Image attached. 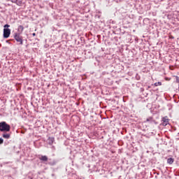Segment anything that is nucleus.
<instances>
[{
    "label": "nucleus",
    "instance_id": "nucleus-25",
    "mask_svg": "<svg viewBox=\"0 0 179 179\" xmlns=\"http://www.w3.org/2000/svg\"><path fill=\"white\" fill-rule=\"evenodd\" d=\"M122 34H125V32H122Z\"/></svg>",
    "mask_w": 179,
    "mask_h": 179
},
{
    "label": "nucleus",
    "instance_id": "nucleus-4",
    "mask_svg": "<svg viewBox=\"0 0 179 179\" xmlns=\"http://www.w3.org/2000/svg\"><path fill=\"white\" fill-rule=\"evenodd\" d=\"M161 121V125H162L163 127H167V125L170 124V119H169V117L167 116L162 117Z\"/></svg>",
    "mask_w": 179,
    "mask_h": 179
},
{
    "label": "nucleus",
    "instance_id": "nucleus-23",
    "mask_svg": "<svg viewBox=\"0 0 179 179\" xmlns=\"http://www.w3.org/2000/svg\"><path fill=\"white\" fill-rule=\"evenodd\" d=\"M165 80H171V78H169V77H166L165 78Z\"/></svg>",
    "mask_w": 179,
    "mask_h": 179
},
{
    "label": "nucleus",
    "instance_id": "nucleus-11",
    "mask_svg": "<svg viewBox=\"0 0 179 179\" xmlns=\"http://www.w3.org/2000/svg\"><path fill=\"white\" fill-rule=\"evenodd\" d=\"M145 92V88L141 87L140 88V92L142 93L144 97H148V94H149L148 92Z\"/></svg>",
    "mask_w": 179,
    "mask_h": 179
},
{
    "label": "nucleus",
    "instance_id": "nucleus-28",
    "mask_svg": "<svg viewBox=\"0 0 179 179\" xmlns=\"http://www.w3.org/2000/svg\"><path fill=\"white\" fill-rule=\"evenodd\" d=\"M179 89V88H178Z\"/></svg>",
    "mask_w": 179,
    "mask_h": 179
},
{
    "label": "nucleus",
    "instance_id": "nucleus-9",
    "mask_svg": "<svg viewBox=\"0 0 179 179\" xmlns=\"http://www.w3.org/2000/svg\"><path fill=\"white\" fill-rule=\"evenodd\" d=\"M24 30V27H23V25H19L17 27V32H15V34H22Z\"/></svg>",
    "mask_w": 179,
    "mask_h": 179
},
{
    "label": "nucleus",
    "instance_id": "nucleus-24",
    "mask_svg": "<svg viewBox=\"0 0 179 179\" xmlns=\"http://www.w3.org/2000/svg\"><path fill=\"white\" fill-rule=\"evenodd\" d=\"M33 37H36V33L32 34Z\"/></svg>",
    "mask_w": 179,
    "mask_h": 179
},
{
    "label": "nucleus",
    "instance_id": "nucleus-1",
    "mask_svg": "<svg viewBox=\"0 0 179 179\" xmlns=\"http://www.w3.org/2000/svg\"><path fill=\"white\" fill-rule=\"evenodd\" d=\"M0 132H10V125L6 122H0Z\"/></svg>",
    "mask_w": 179,
    "mask_h": 179
},
{
    "label": "nucleus",
    "instance_id": "nucleus-21",
    "mask_svg": "<svg viewBox=\"0 0 179 179\" xmlns=\"http://www.w3.org/2000/svg\"><path fill=\"white\" fill-rule=\"evenodd\" d=\"M3 143V138H0V145H2Z\"/></svg>",
    "mask_w": 179,
    "mask_h": 179
},
{
    "label": "nucleus",
    "instance_id": "nucleus-20",
    "mask_svg": "<svg viewBox=\"0 0 179 179\" xmlns=\"http://www.w3.org/2000/svg\"><path fill=\"white\" fill-rule=\"evenodd\" d=\"M152 85L146 86V87H145V89H146L147 90H149V89H151V88H152Z\"/></svg>",
    "mask_w": 179,
    "mask_h": 179
},
{
    "label": "nucleus",
    "instance_id": "nucleus-27",
    "mask_svg": "<svg viewBox=\"0 0 179 179\" xmlns=\"http://www.w3.org/2000/svg\"><path fill=\"white\" fill-rule=\"evenodd\" d=\"M7 1H10V0H7Z\"/></svg>",
    "mask_w": 179,
    "mask_h": 179
},
{
    "label": "nucleus",
    "instance_id": "nucleus-12",
    "mask_svg": "<svg viewBox=\"0 0 179 179\" xmlns=\"http://www.w3.org/2000/svg\"><path fill=\"white\" fill-rule=\"evenodd\" d=\"M168 164H173L174 163V158L170 157L167 159Z\"/></svg>",
    "mask_w": 179,
    "mask_h": 179
},
{
    "label": "nucleus",
    "instance_id": "nucleus-17",
    "mask_svg": "<svg viewBox=\"0 0 179 179\" xmlns=\"http://www.w3.org/2000/svg\"><path fill=\"white\" fill-rule=\"evenodd\" d=\"M120 38H121V37H119V38H118V36H115V37H114L115 41H117V42H118V41H119V39H120Z\"/></svg>",
    "mask_w": 179,
    "mask_h": 179
},
{
    "label": "nucleus",
    "instance_id": "nucleus-16",
    "mask_svg": "<svg viewBox=\"0 0 179 179\" xmlns=\"http://www.w3.org/2000/svg\"><path fill=\"white\" fill-rule=\"evenodd\" d=\"M15 3L16 5H18V6H20L22 5V1L17 0V2Z\"/></svg>",
    "mask_w": 179,
    "mask_h": 179
},
{
    "label": "nucleus",
    "instance_id": "nucleus-22",
    "mask_svg": "<svg viewBox=\"0 0 179 179\" xmlns=\"http://www.w3.org/2000/svg\"><path fill=\"white\" fill-rule=\"evenodd\" d=\"M13 3H16L17 2V0H10Z\"/></svg>",
    "mask_w": 179,
    "mask_h": 179
},
{
    "label": "nucleus",
    "instance_id": "nucleus-2",
    "mask_svg": "<svg viewBox=\"0 0 179 179\" xmlns=\"http://www.w3.org/2000/svg\"><path fill=\"white\" fill-rule=\"evenodd\" d=\"M3 27L4 29L3 31V38H9V37L10 36V29H9V27H10V25H9L8 24H6Z\"/></svg>",
    "mask_w": 179,
    "mask_h": 179
},
{
    "label": "nucleus",
    "instance_id": "nucleus-15",
    "mask_svg": "<svg viewBox=\"0 0 179 179\" xmlns=\"http://www.w3.org/2000/svg\"><path fill=\"white\" fill-rule=\"evenodd\" d=\"M173 78H176V83H178V89H179V76H173Z\"/></svg>",
    "mask_w": 179,
    "mask_h": 179
},
{
    "label": "nucleus",
    "instance_id": "nucleus-18",
    "mask_svg": "<svg viewBox=\"0 0 179 179\" xmlns=\"http://www.w3.org/2000/svg\"><path fill=\"white\" fill-rule=\"evenodd\" d=\"M94 17H95V19H100V17H101V15L96 14V15H95Z\"/></svg>",
    "mask_w": 179,
    "mask_h": 179
},
{
    "label": "nucleus",
    "instance_id": "nucleus-6",
    "mask_svg": "<svg viewBox=\"0 0 179 179\" xmlns=\"http://www.w3.org/2000/svg\"><path fill=\"white\" fill-rule=\"evenodd\" d=\"M85 58L87 59H90V58H93V52H92L91 51H87L85 52Z\"/></svg>",
    "mask_w": 179,
    "mask_h": 179
},
{
    "label": "nucleus",
    "instance_id": "nucleus-19",
    "mask_svg": "<svg viewBox=\"0 0 179 179\" xmlns=\"http://www.w3.org/2000/svg\"><path fill=\"white\" fill-rule=\"evenodd\" d=\"M96 171H98L99 173H100V174H103V173H104V170L101 169L100 170H96Z\"/></svg>",
    "mask_w": 179,
    "mask_h": 179
},
{
    "label": "nucleus",
    "instance_id": "nucleus-26",
    "mask_svg": "<svg viewBox=\"0 0 179 179\" xmlns=\"http://www.w3.org/2000/svg\"><path fill=\"white\" fill-rule=\"evenodd\" d=\"M0 47H2V44L0 43Z\"/></svg>",
    "mask_w": 179,
    "mask_h": 179
},
{
    "label": "nucleus",
    "instance_id": "nucleus-7",
    "mask_svg": "<svg viewBox=\"0 0 179 179\" xmlns=\"http://www.w3.org/2000/svg\"><path fill=\"white\" fill-rule=\"evenodd\" d=\"M1 136L3 139H10V133L3 132Z\"/></svg>",
    "mask_w": 179,
    "mask_h": 179
},
{
    "label": "nucleus",
    "instance_id": "nucleus-3",
    "mask_svg": "<svg viewBox=\"0 0 179 179\" xmlns=\"http://www.w3.org/2000/svg\"><path fill=\"white\" fill-rule=\"evenodd\" d=\"M22 34H16L14 33L13 38L19 43L20 45H23V36L21 35Z\"/></svg>",
    "mask_w": 179,
    "mask_h": 179
},
{
    "label": "nucleus",
    "instance_id": "nucleus-14",
    "mask_svg": "<svg viewBox=\"0 0 179 179\" xmlns=\"http://www.w3.org/2000/svg\"><path fill=\"white\" fill-rule=\"evenodd\" d=\"M151 86H155V87L162 86V82L155 83L154 84H152Z\"/></svg>",
    "mask_w": 179,
    "mask_h": 179
},
{
    "label": "nucleus",
    "instance_id": "nucleus-13",
    "mask_svg": "<svg viewBox=\"0 0 179 179\" xmlns=\"http://www.w3.org/2000/svg\"><path fill=\"white\" fill-rule=\"evenodd\" d=\"M146 121H147V122H156V121L155 120H153V117H149V118H147L146 119Z\"/></svg>",
    "mask_w": 179,
    "mask_h": 179
},
{
    "label": "nucleus",
    "instance_id": "nucleus-5",
    "mask_svg": "<svg viewBox=\"0 0 179 179\" xmlns=\"http://www.w3.org/2000/svg\"><path fill=\"white\" fill-rule=\"evenodd\" d=\"M39 160L43 163H45V164H47V162H48V157H47V155H41L39 157Z\"/></svg>",
    "mask_w": 179,
    "mask_h": 179
},
{
    "label": "nucleus",
    "instance_id": "nucleus-8",
    "mask_svg": "<svg viewBox=\"0 0 179 179\" xmlns=\"http://www.w3.org/2000/svg\"><path fill=\"white\" fill-rule=\"evenodd\" d=\"M49 161L48 162L47 164H48L49 166H55L57 163V160L55 159H48Z\"/></svg>",
    "mask_w": 179,
    "mask_h": 179
},
{
    "label": "nucleus",
    "instance_id": "nucleus-10",
    "mask_svg": "<svg viewBox=\"0 0 179 179\" xmlns=\"http://www.w3.org/2000/svg\"><path fill=\"white\" fill-rule=\"evenodd\" d=\"M55 141V138L54 137H49L48 139V143L50 146L52 145V143H54Z\"/></svg>",
    "mask_w": 179,
    "mask_h": 179
}]
</instances>
